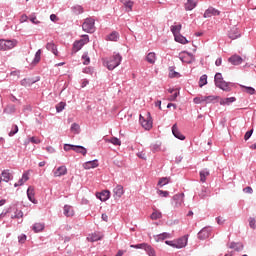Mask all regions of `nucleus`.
I'll return each instance as SVG.
<instances>
[{
  "mask_svg": "<svg viewBox=\"0 0 256 256\" xmlns=\"http://www.w3.org/2000/svg\"><path fill=\"white\" fill-rule=\"evenodd\" d=\"M214 83L218 89H221L222 91H226L229 93L231 91V86L233 85L231 82H226L223 79V74L221 73H216L214 76Z\"/></svg>",
  "mask_w": 256,
  "mask_h": 256,
  "instance_id": "1",
  "label": "nucleus"
},
{
  "mask_svg": "<svg viewBox=\"0 0 256 256\" xmlns=\"http://www.w3.org/2000/svg\"><path fill=\"white\" fill-rule=\"evenodd\" d=\"M121 61H123L121 54L114 53V55L106 61L107 69H109V71H113V69H116V67L121 65Z\"/></svg>",
  "mask_w": 256,
  "mask_h": 256,
  "instance_id": "2",
  "label": "nucleus"
},
{
  "mask_svg": "<svg viewBox=\"0 0 256 256\" xmlns=\"http://www.w3.org/2000/svg\"><path fill=\"white\" fill-rule=\"evenodd\" d=\"M187 236H182L181 238H178L176 240H166L165 244L169 245V247H173L174 249H183L187 247Z\"/></svg>",
  "mask_w": 256,
  "mask_h": 256,
  "instance_id": "3",
  "label": "nucleus"
},
{
  "mask_svg": "<svg viewBox=\"0 0 256 256\" xmlns=\"http://www.w3.org/2000/svg\"><path fill=\"white\" fill-rule=\"evenodd\" d=\"M89 42V35H84L83 39L76 40L73 43L72 51L73 53H77L78 51H81L85 45Z\"/></svg>",
  "mask_w": 256,
  "mask_h": 256,
  "instance_id": "4",
  "label": "nucleus"
},
{
  "mask_svg": "<svg viewBox=\"0 0 256 256\" xmlns=\"http://www.w3.org/2000/svg\"><path fill=\"white\" fill-rule=\"evenodd\" d=\"M82 29L85 33H95V19L86 18L82 24Z\"/></svg>",
  "mask_w": 256,
  "mask_h": 256,
  "instance_id": "5",
  "label": "nucleus"
},
{
  "mask_svg": "<svg viewBox=\"0 0 256 256\" xmlns=\"http://www.w3.org/2000/svg\"><path fill=\"white\" fill-rule=\"evenodd\" d=\"M130 247L132 249H144V251H146V253L149 256H156L155 249H153V247H151V245H149L147 243H142V244H137V245H130Z\"/></svg>",
  "mask_w": 256,
  "mask_h": 256,
  "instance_id": "6",
  "label": "nucleus"
},
{
  "mask_svg": "<svg viewBox=\"0 0 256 256\" xmlns=\"http://www.w3.org/2000/svg\"><path fill=\"white\" fill-rule=\"evenodd\" d=\"M179 59L180 61H182V63H187L188 65H191V63L195 61V56L190 52L183 51L179 54Z\"/></svg>",
  "mask_w": 256,
  "mask_h": 256,
  "instance_id": "7",
  "label": "nucleus"
},
{
  "mask_svg": "<svg viewBox=\"0 0 256 256\" xmlns=\"http://www.w3.org/2000/svg\"><path fill=\"white\" fill-rule=\"evenodd\" d=\"M217 15H221V11L213 7H209L208 9L205 10L203 17L204 19H209V17H213Z\"/></svg>",
  "mask_w": 256,
  "mask_h": 256,
  "instance_id": "8",
  "label": "nucleus"
},
{
  "mask_svg": "<svg viewBox=\"0 0 256 256\" xmlns=\"http://www.w3.org/2000/svg\"><path fill=\"white\" fill-rule=\"evenodd\" d=\"M228 37L229 39H239L241 37V32H239V28L237 26H233L229 31H228Z\"/></svg>",
  "mask_w": 256,
  "mask_h": 256,
  "instance_id": "9",
  "label": "nucleus"
},
{
  "mask_svg": "<svg viewBox=\"0 0 256 256\" xmlns=\"http://www.w3.org/2000/svg\"><path fill=\"white\" fill-rule=\"evenodd\" d=\"M139 121L144 129L146 131H149L153 128V121L151 119L146 120L143 116L140 115Z\"/></svg>",
  "mask_w": 256,
  "mask_h": 256,
  "instance_id": "10",
  "label": "nucleus"
},
{
  "mask_svg": "<svg viewBox=\"0 0 256 256\" xmlns=\"http://www.w3.org/2000/svg\"><path fill=\"white\" fill-rule=\"evenodd\" d=\"M103 237H104L103 233L94 232L87 237V240L90 241V243H95V241H101Z\"/></svg>",
  "mask_w": 256,
  "mask_h": 256,
  "instance_id": "11",
  "label": "nucleus"
},
{
  "mask_svg": "<svg viewBox=\"0 0 256 256\" xmlns=\"http://www.w3.org/2000/svg\"><path fill=\"white\" fill-rule=\"evenodd\" d=\"M40 77H36V79L34 78H24L23 80H21V85L23 87H31V85H34V83H37V81H40Z\"/></svg>",
  "mask_w": 256,
  "mask_h": 256,
  "instance_id": "12",
  "label": "nucleus"
},
{
  "mask_svg": "<svg viewBox=\"0 0 256 256\" xmlns=\"http://www.w3.org/2000/svg\"><path fill=\"white\" fill-rule=\"evenodd\" d=\"M211 235V228L205 227L198 233V239L205 240L209 239V236Z\"/></svg>",
  "mask_w": 256,
  "mask_h": 256,
  "instance_id": "13",
  "label": "nucleus"
},
{
  "mask_svg": "<svg viewBox=\"0 0 256 256\" xmlns=\"http://www.w3.org/2000/svg\"><path fill=\"white\" fill-rule=\"evenodd\" d=\"M11 179H13V174H11L9 170L2 171L1 177H0V183L1 181H4V183H9Z\"/></svg>",
  "mask_w": 256,
  "mask_h": 256,
  "instance_id": "14",
  "label": "nucleus"
},
{
  "mask_svg": "<svg viewBox=\"0 0 256 256\" xmlns=\"http://www.w3.org/2000/svg\"><path fill=\"white\" fill-rule=\"evenodd\" d=\"M172 133L176 139H179L180 141H185V135L181 134V131H179V127H177V124H174L172 126Z\"/></svg>",
  "mask_w": 256,
  "mask_h": 256,
  "instance_id": "15",
  "label": "nucleus"
},
{
  "mask_svg": "<svg viewBox=\"0 0 256 256\" xmlns=\"http://www.w3.org/2000/svg\"><path fill=\"white\" fill-rule=\"evenodd\" d=\"M199 3V0H187V2L184 4L185 11H193L195 7H197Z\"/></svg>",
  "mask_w": 256,
  "mask_h": 256,
  "instance_id": "16",
  "label": "nucleus"
},
{
  "mask_svg": "<svg viewBox=\"0 0 256 256\" xmlns=\"http://www.w3.org/2000/svg\"><path fill=\"white\" fill-rule=\"evenodd\" d=\"M113 193H114V198L115 199H121V197H123V195L125 193V190L123 189V186L117 185L114 188Z\"/></svg>",
  "mask_w": 256,
  "mask_h": 256,
  "instance_id": "17",
  "label": "nucleus"
},
{
  "mask_svg": "<svg viewBox=\"0 0 256 256\" xmlns=\"http://www.w3.org/2000/svg\"><path fill=\"white\" fill-rule=\"evenodd\" d=\"M96 197L97 199H100V201H107L109 197H111V192L109 190H104L96 193Z\"/></svg>",
  "mask_w": 256,
  "mask_h": 256,
  "instance_id": "18",
  "label": "nucleus"
},
{
  "mask_svg": "<svg viewBox=\"0 0 256 256\" xmlns=\"http://www.w3.org/2000/svg\"><path fill=\"white\" fill-rule=\"evenodd\" d=\"M228 62L231 63V65H241V63H243V58L239 55H232L228 58Z\"/></svg>",
  "mask_w": 256,
  "mask_h": 256,
  "instance_id": "19",
  "label": "nucleus"
},
{
  "mask_svg": "<svg viewBox=\"0 0 256 256\" xmlns=\"http://www.w3.org/2000/svg\"><path fill=\"white\" fill-rule=\"evenodd\" d=\"M46 49L47 51H51V53H53V55H55L56 57L59 56V51L57 50V45H55V43L52 42H48L46 44Z\"/></svg>",
  "mask_w": 256,
  "mask_h": 256,
  "instance_id": "20",
  "label": "nucleus"
},
{
  "mask_svg": "<svg viewBox=\"0 0 256 256\" xmlns=\"http://www.w3.org/2000/svg\"><path fill=\"white\" fill-rule=\"evenodd\" d=\"M28 179H29V171H26L23 173L22 178L17 183L14 184V187H21L22 185H25Z\"/></svg>",
  "mask_w": 256,
  "mask_h": 256,
  "instance_id": "21",
  "label": "nucleus"
},
{
  "mask_svg": "<svg viewBox=\"0 0 256 256\" xmlns=\"http://www.w3.org/2000/svg\"><path fill=\"white\" fill-rule=\"evenodd\" d=\"M14 47H17V40H4L5 51H9V49H14Z\"/></svg>",
  "mask_w": 256,
  "mask_h": 256,
  "instance_id": "22",
  "label": "nucleus"
},
{
  "mask_svg": "<svg viewBox=\"0 0 256 256\" xmlns=\"http://www.w3.org/2000/svg\"><path fill=\"white\" fill-rule=\"evenodd\" d=\"M185 194H176L173 196V200L175 201V207H181L183 205V198Z\"/></svg>",
  "mask_w": 256,
  "mask_h": 256,
  "instance_id": "23",
  "label": "nucleus"
},
{
  "mask_svg": "<svg viewBox=\"0 0 256 256\" xmlns=\"http://www.w3.org/2000/svg\"><path fill=\"white\" fill-rule=\"evenodd\" d=\"M154 239L157 243H159V241H165V239H171V234L167 232H163L162 234L155 235Z\"/></svg>",
  "mask_w": 256,
  "mask_h": 256,
  "instance_id": "24",
  "label": "nucleus"
},
{
  "mask_svg": "<svg viewBox=\"0 0 256 256\" xmlns=\"http://www.w3.org/2000/svg\"><path fill=\"white\" fill-rule=\"evenodd\" d=\"M174 39L177 43H181L182 45H187V43H189V40L181 34L174 35Z\"/></svg>",
  "mask_w": 256,
  "mask_h": 256,
  "instance_id": "25",
  "label": "nucleus"
},
{
  "mask_svg": "<svg viewBox=\"0 0 256 256\" xmlns=\"http://www.w3.org/2000/svg\"><path fill=\"white\" fill-rule=\"evenodd\" d=\"M64 215H65V217H73L75 215V210H73L72 206L65 205L64 206Z\"/></svg>",
  "mask_w": 256,
  "mask_h": 256,
  "instance_id": "26",
  "label": "nucleus"
},
{
  "mask_svg": "<svg viewBox=\"0 0 256 256\" xmlns=\"http://www.w3.org/2000/svg\"><path fill=\"white\" fill-rule=\"evenodd\" d=\"M27 196H28V199L29 201H31L32 203H36V200H35V189H33V187H28L27 189Z\"/></svg>",
  "mask_w": 256,
  "mask_h": 256,
  "instance_id": "27",
  "label": "nucleus"
},
{
  "mask_svg": "<svg viewBox=\"0 0 256 256\" xmlns=\"http://www.w3.org/2000/svg\"><path fill=\"white\" fill-rule=\"evenodd\" d=\"M67 174V168L65 166H60L57 168V170L54 172L55 177H61L62 175Z\"/></svg>",
  "mask_w": 256,
  "mask_h": 256,
  "instance_id": "28",
  "label": "nucleus"
},
{
  "mask_svg": "<svg viewBox=\"0 0 256 256\" xmlns=\"http://www.w3.org/2000/svg\"><path fill=\"white\" fill-rule=\"evenodd\" d=\"M182 25L181 24H178V25H172L171 27H170V31H171V33H172V35H179V34H181V29H182Z\"/></svg>",
  "mask_w": 256,
  "mask_h": 256,
  "instance_id": "29",
  "label": "nucleus"
},
{
  "mask_svg": "<svg viewBox=\"0 0 256 256\" xmlns=\"http://www.w3.org/2000/svg\"><path fill=\"white\" fill-rule=\"evenodd\" d=\"M84 169H95L96 167H99V164L97 161H87L83 164Z\"/></svg>",
  "mask_w": 256,
  "mask_h": 256,
  "instance_id": "30",
  "label": "nucleus"
},
{
  "mask_svg": "<svg viewBox=\"0 0 256 256\" xmlns=\"http://www.w3.org/2000/svg\"><path fill=\"white\" fill-rule=\"evenodd\" d=\"M71 11L74 15H81L84 12V9L81 5H75L71 8Z\"/></svg>",
  "mask_w": 256,
  "mask_h": 256,
  "instance_id": "31",
  "label": "nucleus"
},
{
  "mask_svg": "<svg viewBox=\"0 0 256 256\" xmlns=\"http://www.w3.org/2000/svg\"><path fill=\"white\" fill-rule=\"evenodd\" d=\"M14 214L11 215V219H21L23 218V211L17 210V208H11Z\"/></svg>",
  "mask_w": 256,
  "mask_h": 256,
  "instance_id": "32",
  "label": "nucleus"
},
{
  "mask_svg": "<svg viewBox=\"0 0 256 256\" xmlns=\"http://www.w3.org/2000/svg\"><path fill=\"white\" fill-rule=\"evenodd\" d=\"M120 3L124 5L127 11H133V1L131 0H120Z\"/></svg>",
  "mask_w": 256,
  "mask_h": 256,
  "instance_id": "33",
  "label": "nucleus"
},
{
  "mask_svg": "<svg viewBox=\"0 0 256 256\" xmlns=\"http://www.w3.org/2000/svg\"><path fill=\"white\" fill-rule=\"evenodd\" d=\"M146 61H148L151 65H154L155 61H157V56L155 55V52H150L146 56Z\"/></svg>",
  "mask_w": 256,
  "mask_h": 256,
  "instance_id": "34",
  "label": "nucleus"
},
{
  "mask_svg": "<svg viewBox=\"0 0 256 256\" xmlns=\"http://www.w3.org/2000/svg\"><path fill=\"white\" fill-rule=\"evenodd\" d=\"M228 247L229 249H234V251H243V244L241 243L232 242Z\"/></svg>",
  "mask_w": 256,
  "mask_h": 256,
  "instance_id": "35",
  "label": "nucleus"
},
{
  "mask_svg": "<svg viewBox=\"0 0 256 256\" xmlns=\"http://www.w3.org/2000/svg\"><path fill=\"white\" fill-rule=\"evenodd\" d=\"M209 175H210V173H209V170H207V169L200 171L201 183H205V181H207V177H209Z\"/></svg>",
  "mask_w": 256,
  "mask_h": 256,
  "instance_id": "36",
  "label": "nucleus"
},
{
  "mask_svg": "<svg viewBox=\"0 0 256 256\" xmlns=\"http://www.w3.org/2000/svg\"><path fill=\"white\" fill-rule=\"evenodd\" d=\"M235 101H237L235 97L225 98L220 101V105H231V103H235Z\"/></svg>",
  "mask_w": 256,
  "mask_h": 256,
  "instance_id": "37",
  "label": "nucleus"
},
{
  "mask_svg": "<svg viewBox=\"0 0 256 256\" xmlns=\"http://www.w3.org/2000/svg\"><path fill=\"white\" fill-rule=\"evenodd\" d=\"M33 231L34 233H40V231H43V229H45V224L43 223H35L33 225Z\"/></svg>",
  "mask_w": 256,
  "mask_h": 256,
  "instance_id": "38",
  "label": "nucleus"
},
{
  "mask_svg": "<svg viewBox=\"0 0 256 256\" xmlns=\"http://www.w3.org/2000/svg\"><path fill=\"white\" fill-rule=\"evenodd\" d=\"M39 61H41V49L37 50L35 53V57L32 60L31 65L35 66L37 63H39Z\"/></svg>",
  "mask_w": 256,
  "mask_h": 256,
  "instance_id": "39",
  "label": "nucleus"
},
{
  "mask_svg": "<svg viewBox=\"0 0 256 256\" xmlns=\"http://www.w3.org/2000/svg\"><path fill=\"white\" fill-rule=\"evenodd\" d=\"M108 41H119V32L113 31L107 36Z\"/></svg>",
  "mask_w": 256,
  "mask_h": 256,
  "instance_id": "40",
  "label": "nucleus"
},
{
  "mask_svg": "<svg viewBox=\"0 0 256 256\" xmlns=\"http://www.w3.org/2000/svg\"><path fill=\"white\" fill-rule=\"evenodd\" d=\"M70 131H72V133L75 135H79V133H81V126H79L77 123H73L71 125Z\"/></svg>",
  "mask_w": 256,
  "mask_h": 256,
  "instance_id": "41",
  "label": "nucleus"
},
{
  "mask_svg": "<svg viewBox=\"0 0 256 256\" xmlns=\"http://www.w3.org/2000/svg\"><path fill=\"white\" fill-rule=\"evenodd\" d=\"M170 182H171V178H169V177H162V178L159 179L158 185L160 187H165V185H168V183H170Z\"/></svg>",
  "mask_w": 256,
  "mask_h": 256,
  "instance_id": "42",
  "label": "nucleus"
},
{
  "mask_svg": "<svg viewBox=\"0 0 256 256\" xmlns=\"http://www.w3.org/2000/svg\"><path fill=\"white\" fill-rule=\"evenodd\" d=\"M74 151L76 153H81V155H87V149L83 146L75 145Z\"/></svg>",
  "mask_w": 256,
  "mask_h": 256,
  "instance_id": "43",
  "label": "nucleus"
},
{
  "mask_svg": "<svg viewBox=\"0 0 256 256\" xmlns=\"http://www.w3.org/2000/svg\"><path fill=\"white\" fill-rule=\"evenodd\" d=\"M150 149L151 151H153V153H157V151H161V142L151 144Z\"/></svg>",
  "mask_w": 256,
  "mask_h": 256,
  "instance_id": "44",
  "label": "nucleus"
},
{
  "mask_svg": "<svg viewBox=\"0 0 256 256\" xmlns=\"http://www.w3.org/2000/svg\"><path fill=\"white\" fill-rule=\"evenodd\" d=\"M218 99H219V96H214V95L205 96V103H215V101H217Z\"/></svg>",
  "mask_w": 256,
  "mask_h": 256,
  "instance_id": "45",
  "label": "nucleus"
},
{
  "mask_svg": "<svg viewBox=\"0 0 256 256\" xmlns=\"http://www.w3.org/2000/svg\"><path fill=\"white\" fill-rule=\"evenodd\" d=\"M207 85V74H204L199 79V87H205Z\"/></svg>",
  "mask_w": 256,
  "mask_h": 256,
  "instance_id": "46",
  "label": "nucleus"
},
{
  "mask_svg": "<svg viewBox=\"0 0 256 256\" xmlns=\"http://www.w3.org/2000/svg\"><path fill=\"white\" fill-rule=\"evenodd\" d=\"M82 59H84L83 65H89V63H91V58L89 57L88 52L83 53Z\"/></svg>",
  "mask_w": 256,
  "mask_h": 256,
  "instance_id": "47",
  "label": "nucleus"
},
{
  "mask_svg": "<svg viewBox=\"0 0 256 256\" xmlns=\"http://www.w3.org/2000/svg\"><path fill=\"white\" fill-rule=\"evenodd\" d=\"M17 133H19V126L14 124L12 126V130L8 133V135H9V137H13L14 135H17Z\"/></svg>",
  "mask_w": 256,
  "mask_h": 256,
  "instance_id": "48",
  "label": "nucleus"
},
{
  "mask_svg": "<svg viewBox=\"0 0 256 256\" xmlns=\"http://www.w3.org/2000/svg\"><path fill=\"white\" fill-rule=\"evenodd\" d=\"M161 217H162L161 212H159V211H157V210H155V211L151 214V219H152L153 221H157V219H161Z\"/></svg>",
  "mask_w": 256,
  "mask_h": 256,
  "instance_id": "49",
  "label": "nucleus"
},
{
  "mask_svg": "<svg viewBox=\"0 0 256 256\" xmlns=\"http://www.w3.org/2000/svg\"><path fill=\"white\" fill-rule=\"evenodd\" d=\"M193 103H195V105H201V103H205V96L195 97L193 99Z\"/></svg>",
  "mask_w": 256,
  "mask_h": 256,
  "instance_id": "50",
  "label": "nucleus"
},
{
  "mask_svg": "<svg viewBox=\"0 0 256 256\" xmlns=\"http://www.w3.org/2000/svg\"><path fill=\"white\" fill-rule=\"evenodd\" d=\"M67 104L65 102H60L56 105V111L57 113H61V111H63V109H65V106Z\"/></svg>",
  "mask_w": 256,
  "mask_h": 256,
  "instance_id": "51",
  "label": "nucleus"
},
{
  "mask_svg": "<svg viewBox=\"0 0 256 256\" xmlns=\"http://www.w3.org/2000/svg\"><path fill=\"white\" fill-rule=\"evenodd\" d=\"M108 143H112V145H121V140L117 137H113L109 140H107Z\"/></svg>",
  "mask_w": 256,
  "mask_h": 256,
  "instance_id": "52",
  "label": "nucleus"
},
{
  "mask_svg": "<svg viewBox=\"0 0 256 256\" xmlns=\"http://www.w3.org/2000/svg\"><path fill=\"white\" fill-rule=\"evenodd\" d=\"M244 87V89L246 90V93H248V95H255V88L251 87V86H242Z\"/></svg>",
  "mask_w": 256,
  "mask_h": 256,
  "instance_id": "53",
  "label": "nucleus"
},
{
  "mask_svg": "<svg viewBox=\"0 0 256 256\" xmlns=\"http://www.w3.org/2000/svg\"><path fill=\"white\" fill-rule=\"evenodd\" d=\"M4 113H7L8 115H11V113H15V106H8L4 109Z\"/></svg>",
  "mask_w": 256,
  "mask_h": 256,
  "instance_id": "54",
  "label": "nucleus"
},
{
  "mask_svg": "<svg viewBox=\"0 0 256 256\" xmlns=\"http://www.w3.org/2000/svg\"><path fill=\"white\" fill-rule=\"evenodd\" d=\"M29 20L34 25H39V23H41L40 21L37 20V16H35V14L30 15Z\"/></svg>",
  "mask_w": 256,
  "mask_h": 256,
  "instance_id": "55",
  "label": "nucleus"
},
{
  "mask_svg": "<svg viewBox=\"0 0 256 256\" xmlns=\"http://www.w3.org/2000/svg\"><path fill=\"white\" fill-rule=\"evenodd\" d=\"M28 141H29L30 143H34L35 145H39V143H41V140H39V138H37V137H35V136L30 137V138L28 139Z\"/></svg>",
  "mask_w": 256,
  "mask_h": 256,
  "instance_id": "56",
  "label": "nucleus"
},
{
  "mask_svg": "<svg viewBox=\"0 0 256 256\" xmlns=\"http://www.w3.org/2000/svg\"><path fill=\"white\" fill-rule=\"evenodd\" d=\"M253 135V129L247 131L244 135V140L245 141H249V139H251V136Z\"/></svg>",
  "mask_w": 256,
  "mask_h": 256,
  "instance_id": "57",
  "label": "nucleus"
},
{
  "mask_svg": "<svg viewBox=\"0 0 256 256\" xmlns=\"http://www.w3.org/2000/svg\"><path fill=\"white\" fill-rule=\"evenodd\" d=\"M75 145L72 144H65L64 145V151H74Z\"/></svg>",
  "mask_w": 256,
  "mask_h": 256,
  "instance_id": "58",
  "label": "nucleus"
},
{
  "mask_svg": "<svg viewBox=\"0 0 256 256\" xmlns=\"http://www.w3.org/2000/svg\"><path fill=\"white\" fill-rule=\"evenodd\" d=\"M157 194H158L160 197H169V192H168V191L158 190V191H157Z\"/></svg>",
  "mask_w": 256,
  "mask_h": 256,
  "instance_id": "59",
  "label": "nucleus"
},
{
  "mask_svg": "<svg viewBox=\"0 0 256 256\" xmlns=\"http://www.w3.org/2000/svg\"><path fill=\"white\" fill-rule=\"evenodd\" d=\"M249 225L251 229H256V220L255 218H249Z\"/></svg>",
  "mask_w": 256,
  "mask_h": 256,
  "instance_id": "60",
  "label": "nucleus"
},
{
  "mask_svg": "<svg viewBox=\"0 0 256 256\" xmlns=\"http://www.w3.org/2000/svg\"><path fill=\"white\" fill-rule=\"evenodd\" d=\"M207 195H209V192L207 191L206 188H204L201 193L199 194V196L202 198V199H205V197H207Z\"/></svg>",
  "mask_w": 256,
  "mask_h": 256,
  "instance_id": "61",
  "label": "nucleus"
},
{
  "mask_svg": "<svg viewBox=\"0 0 256 256\" xmlns=\"http://www.w3.org/2000/svg\"><path fill=\"white\" fill-rule=\"evenodd\" d=\"M179 97V92H175L173 95L169 97V101H175Z\"/></svg>",
  "mask_w": 256,
  "mask_h": 256,
  "instance_id": "62",
  "label": "nucleus"
},
{
  "mask_svg": "<svg viewBox=\"0 0 256 256\" xmlns=\"http://www.w3.org/2000/svg\"><path fill=\"white\" fill-rule=\"evenodd\" d=\"M244 193H253V188H251V186H247L246 188L243 189Z\"/></svg>",
  "mask_w": 256,
  "mask_h": 256,
  "instance_id": "63",
  "label": "nucleus"
},
{
  "mask_svg": "<svg viewBox=\"0 0 256 256\" xmlns=\"http://www.w3.org/2000/svg\"><path fill=\"white\" fill-rule=\"evenodd\" d=\"M88 84H89V81H88L87 79H83V80H82V83H81V88L84 89V87H85L86 85H88Z\"/></svg>",
  "mask_w": 256,
  "mask_h": 256,
  "instance_id": "64",
  "label": "nucleus"
}]
</instances>
